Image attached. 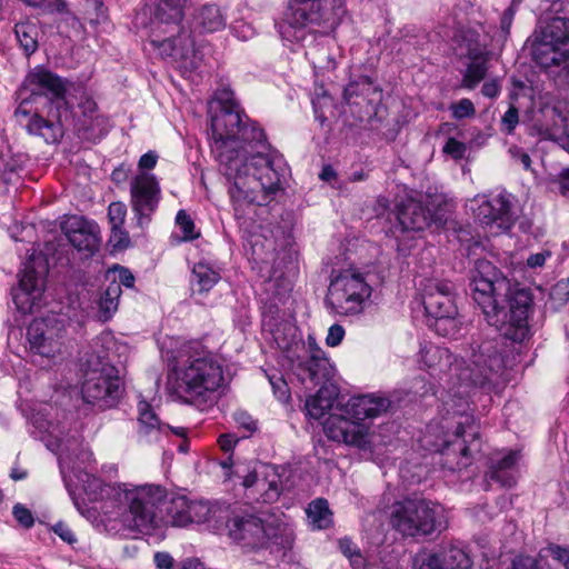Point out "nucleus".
<instances>
[{
	"instance_id": "f257e3e1",
	"label": "nucleus",
	"mask_w": 569,
	"mask_h": 569,
	"mask_svg": "<svg viewBox=\"0 0 569 569\" xmlns=\"http://www.w3.org/2000/svg\"><path fill=\"white\" fill-rule=\"evenodd\" d=\"M211 151L229 186L228 193L238 226L251 231L257 209L279 190L288 168L281 156L264 154L266 134L253 122H244L242 109L230 88L214 93L210 103Z\"/></svg>"
},
{
	"instance_id": "f03ea898",
	"label": "nucleus",
	"mask_w": 569,
	"mask_h": 569,
	"mask_svg": "<svg viewBox=\"0 0 569 569\" xmlns=\"http://www.w3.org/2000/svg\"><path fill=\"white\" fill-rule=\"evenodd\" d=\"M60 472L64 486L74 507L81 515H86V503L80 501L72 488V476L82 483V489L90 501H100L113 497L118 505L116 510L104 512L106 526L110 531L124 537L151 535L163 523L159 508L167 499V489L160 485L144 483H106L102 479L87 471L69 472V462L60 458Z\"/></svg>"
},
{
	"instance_id": "7ed1b4c3",
	"label": "nucleus",
	"mask_w": 569,
	"mask_h": 569,
	"mask_svg": "<svg viewBox=\"0 0 569 569\" xmlns=\"http://www.w3.org/2000/svg\"><path fill=\"white\" fill-rule=\"evenodd\" d=\"M78 92V108L84 119H97V104L82 87L59 77L49 69H31L16 91L14 119L29 134L41 137L47 143H57L63 137L62 118L69 113L67 94Z\"/></svg>"
},
{
	"instance_id": "20e7f679",
	"label": "nucleus",
	"mask_w": 569,
	"mask_h": 569,
	"mask_svg": "<svg viewBox=\"0 0 569 569\" xmlns=\"http://www.w3.org/2000/svg\"><path fill=\"white\" fill-rule=\"evenodd\" d=\"M471 296L487 322L516 342L528 338L532 298L528 290L512 288L510 281L490 261L475 264L470 282Z\"/></svg>"
},
{
	"instance_id": "39448f33",
	"label": "nucleus",
	"mask_w": 569,
	"mask_h": 569,
	"mask_svg": "<svg viewBox=\"0 0 569 569\" xmlns=\"http://www.w3.org/2000/svg\"><path fill=\"white\" fill-rule=\"evenodd\" d=\"M223 359L200 341L188 342L168 376V387L200 410L213 407L226 386Z\"/></svg>"
},
{
	"instance_id": "423d86ee",
	"label": "nucleus",
	"mask_w": 569,
	"mask_h": 569,
	"mask_svg": "<svg viewBox=\"0 0 569 569\" xmlns=\"http://www.w3.org/2000/svg\"><path fill=\"white\" fill-rule=\"evenodd\" d=\"M419 362L430 376L442 379L448 375L465 388L483 387L505 369L502 343L496 338L472 342L461 362L445 347L425 345L419 352Z\"/></svg>"
},
{
	"instance_id": "0eeeda50",
	"label": "nucleus",
	"mask_w": 569,
	"mask_h": 569,
	"mask_svg": "<svg viewBox=\"0 0 569 569\" xmlns=\"http://www.w3.org/2000/svg\"><path fill=\"white\" fill-rule=\"evenodd\" d=\"M390 405V400L383 396H353L343 407L347 417L331 415L323 422V431L333 441L366 449L371 442V435L370 426L365 421L381 416Z\"/></svg>"
},
{
	"instance_id": "6e6552de",
	"label": "nucleus",
	"mask_w": 569,
	"mask_h": 569,
	"mask_svg": "<svg viewBox=\"0 0 569 569\" xmlns=\"http://www.w3.org/2000/svg\"><path fill=\"white\" fill-rule=\"evenodd\" d=\"M186 0H159L151 22L150 43L161 54L171 57L182 72L197 70L202 58L194 49V42L190 36L180 33L174 38H161V33H168L178 28L183 18V4Z\"/></svg>"
},
{
	"instance_id": "1a4fd4ad",
	"label": "nucleus",
	"mask_w": 569,
	"mask_h": 569,
	"mask_svg": "<svg viewBox=\"0 0 569 569\" xmlns=\"http://www.w3.org/2000/svg\"><path fill=\"white\" fill-rule=\"evenodd\" d=\"M330 0H288L284 22L279 32L283 40L302 43L309 48L306 52L313 66L317 64L312 43L318 37L328 34L329 26L326 4Z\"/></svg>"
},
{
	"instance_id": "9d476101",
	"label": "nucleus",
	"mask_w": 569,
	"mask_h": 569,
	"mask_svg": "<svg viewBox=\"0 0 569 569\" xmlns=\"http://www.w3.org/2000/svg\"><path fill=\"white\" fill-rule=\"evenodd\" d=\"M390 523L401 535L413 538L430 536L448 527L443 507L421 498L393 503Z\"/></svg>"
},
{
	"instance_id": "9b49d317",
	"label": "nucleus",
	"mask_w": 569,
	"mask_h": 569,
	"mask_svg": "<svg viewBox=\"0 0 569 569\" xmlns=\"http://www.w3.org/2000/svg\"><path fill=\"white\" fill-rule=\"evenodd\" d=\"M453 415H459L460 420L457 422L456 431L452 435L443 433L437 436L435 441L430 438L436 435L437 429L433 426L427 427V433L421 439L422 446L435 452H441L446 456L457 458L456 467L461 469L470 463L471 452L479 450L478 443V426L471 416L465 415V411L455 409Z\"/></svg>"
},
{
	"instance_id": "f8f14e48",
	"label": "nucleus",
	"mask_w": 569,
	"mask_h": 569,
	"mask_svg": "<svg viewBox=\"0 0 569 569\" xmlns=\"http://www.w3.org/2000/svg\"><path fill=\"white\" fill-rule=\"evenodd\" d=\"M532 58L541 68L569 78V19H551L532 44Z\"/></svg>"
},
{
	"instance_id": "ddd939ff",
	"label": "nucleus",
	"mask_w": 569,
	"mask_h": 569,
	"mask_svg": "<svg viewBox=\"0 0 569 569\" xmlns=\"http://www.w3.org/2000/svg\"><path fill=\"white\" fill-rule=\"evenodd\" d=\"M121 393L122 383L118 369L106 357L89 359L81 385L83 400L106 410L117 405Z\"/></svg>"
},
{
	"instance_id": "4468645a",
	"label": "nucleus",
	"mask_w": 569,
	"mask_h": 569,
	"mask_svg": "<svg viewBox=\"0 0 569 569\" xmlns=\"http://www.w3.org/2000/svg\"><path fill=\"white\" fill-rule=\"evenodd\" d=\"M371 295L372 287L363 274L350 269L330 281L326 303L337 315L355 316L363 311Z\"/></svg>"
},
{
	"instance_id": "2eb2a0df",
	"label": "nucleus",
	"mask_w": 569,
	"mask_h": 569,
	"mask_svg": "<svg viewBox=\"0 0 569 569\" xmlns=\"http://www.w3.org/2000/svg\"><path fill=\"white\" fill-rule=\"evenodd\" d=\"M443 196L428 190L427 192L412 191L397 206V219L403 230L421 231L432 223L440 226L443 222Z\"/></svg>"
},
{
	"instance_id": "dca6fc26",
	"label": "nucleus",
	"mask_w": 569,
	"mask_h": 569,
	"mask_svg": "<svg viewBox=\"0 0 569 569\" xmlns=\"http://www.w3.org/2000/svg\"><path fill=\"white\" fill-rule=\"evenodd\" d=\"M422 303L426 313L436 320L435 327L439 335L448 337L456 331L458 307L452 282L428 280L422 288Z\"/></svg>"
},
{
	"instance_id": "f3484780",
	"label": "nucleus",
	"mask_w": 569,
	"mask_h": 569,
	"mask_svg": "<svg viewBox=\"0 0 569 569\" xmlns=\"http://www.w3.org/2000/svg\"><path fill=\"white\" fill-rule=\"evenodd\" d=\"M46 273L47 263L40 256H32L23 263L18 287L12 291L13 302L20 312L31 313L40 307Z\"/></svg>"
},
{
	"instance_id": "a211bd4d",
	"label": "nucleus",
	"mask_w": 569,
	"mask_h": 569,
	"mask_svg": "<svg viewBox=\"0 0 569 569\" xmlns=\"http://www.w3.org/2000/svg\"><path fill=\"white\" fill-rule=\"evenodd\" d=\"M161 188L157 177L149 172L137 173L130 182V204L137 223L148 226L158 210Z\"/></svg>"
},
{
	"instance_id": "6ab92c4d",
	"label": "nucleus",
	"mask_w": 569,
	"mask_h": 569,
	"mask_svg": "<svg viewBox=\"0 0 569 569\" xmlns=\"http://www.w3.org/2000/svg\"><path fill=\"white\" fill-rule=\"evenodd\" d=\"M27 336L32 350L43 357L54 358L61 353L64 345V321L58 317L34 319L28 327Z\"/></svg>"
},
{
	"instance_id": "aec40b11",
	"label": "nucleus",
	"mask_w": 569,
	"mask_h": 569,
	"mask_svg": "<svg viewBox=\"0 0 569 569\" xmlns=\"http://www.w3.org/2000/svg\"><path fill=\"white\" fill-rule=\"evenodd\" d=\"M510 198L511 194L507 192H500L491 198L477 196L473 200L478 203L475 210L476 218L485 226H496L500 232L509 231L516 221Z\"/></svg>"
},
{
	"instance_id": "412c9836",
	"label": "nucleus",
	"mask_w": 569,
	"mask_h": 569,
	"mask_svg": "<svg viewBox=\"0 0 569 569\" xmlns=\"http://www.w3.org/2000/svg\"><path fill=\"white\" fill-rule=\"evenodd\" d=\"M229 536L234 541L242 542L244 546L258 548L263 547L271 538L272 528L266 526L263 521L254 515H233L224 520Z\"/></svg>"
},
{
	"instance_id": "4be33fe9",
	"label": "nucleus",
	"mask_w": 569,
	"mask_h": 569,
	"mask_svg": "<svg viewBox=\"0 0 569 569\" xmlns=\"http://www.w3.org/2000/svg\"><path fill=\"white\" fill-rule=\"evenodd\" d=\"M307 347L308 357L296 365L295 373L302 383L310 382L316 387L328 381L335 369L315 338L308 337Z\"/></svg>"
},
{
	"instance_id": "5701e85b",
	"label": "nucleus",
	"mask_w": 569,
	"mask_h": 569,
	"mask_svg": "<svg viewBox=\"0 0 569 569\" xmlns=\"http://www.w3.org/2000/svg\"><path fill=\"white\" fill-rule=\"evenodd\" d=\"M61 229L68 241L86 256H92L99 250L100 230L94 221L81 216H71L62 222Z\"/></svg>"
},
{
	"instance_id": "b1692460",
	"label": "nucleus",
	"mask_w": 569,
	"mask_h": 569,
	"mask_svg": "<svg viewBox=\"0 0 569 569\" xmlns=\"http://www.w3.org/2000/svg\"><path fill=\"white\" fill-rule=\"evenodd\" d=\"M190 523H208L219 530L228 517V507L202 500H189Z\"/></svg>"
},
{
	"instance_id": "393cba45",
	"label": "nucleus",
	"mask_w": 569,
	"mask_h": 569,
	"mask_svg": "<svg viewBox=\"0 0 569 569\" xmlns=\"http://www.w3.org/2000/svg\"><path fill=\"white\" fill-rule=\"evenodd\" d=\"M138 425L139 438L147 443L160 441L168 429L167 425L161 423L151 405L144 400L138 403Z\"/></svg>"
},
{
	"instance_id": "a878e982",
	"label": "nucleus",
	"mask_w": 569,
	"mask_h": 569,
	"mask_svg": "<svg viewBox=\"0 0 569 569\" xmlns=\"http://www.w3.org/2000/svg\"><path fill=\"white\" fill-rule=\"evenodd\" d=\"M519 452L510 450L503 457L492 461L487 478L501 487H512L517 482L516 466Z\"/></svg>"
},
{
	"instance_id": "bb28decb",
	"label": "nucleus",
	"mask_w": 569,
	"mask_h": 569,
	"mask_svg": "<svg viewBox=\"0 0 569 569\" xmlns=\"http://www.w3.org/2000/svg\"><path fill=\"white\" fill-rule=\"evenodd\" d=\"M242 486L247 489L254 488L257 492H260L259 499L266 503L276 501L281 493V486L273 469L271 479L259 478L256 470L247 473L242 477Z\"/></svg>"
},
{
	"instance_id": "cd10ccee",
	"label": "nucleus",
	"mask_w": 569,
	"mask_h": 569,
	"mask_svg": "<svg viewBox=\"0 0 569 569\" xmlns=\"http://www.w3.org/2000/svg\"><path fill=\"white\" fill-rule=\"evenodd\" d=\"M224 12L216 4H204L193 17V30L199 33H212L224 29Z\"/></svg>"
},
{
	"instance_id": "c85d7f7f",
	"label": "nucleus",
	"mask_w": 569,
	"mask_h": 569,
	"mask_svg": "<svg viewBox=\"0 0 569 569\" xmlns=\"http://www.w3.org/2000/svg\"><path fill=\"white\" fill-rule=\"evenodd\" d=\"M219 270L206 261L197 262L192 268L191 289L193 293L209 292L220 280Z\"/></svg>"
},
{
	"instance_id": "c756f323",
	"label": "nucleus",
	"mask_w": 569,
	"mask_h": 569,
	"mask_svg": "<svg viewBox=\"0 0 569 569\" xmlns=\"http://www.w3.org/2000/svg\"><path fill=\"white\" fill-rule=\"evenodd\" d=\"M336 395L333 389L321 387L318 392L306 400V415L310 419H321L333 406Z\"/></svg>"
},
{
	"instance_id": "7c9ffc66",
	"label": "nucleus",
	"mask_w": 569,
	"mask_h": 569,
	"mask_svg": "<svg viewBox=\"0 0 569 569\" xmlns=\"http://www.w3.org/2000/svg\"><path fill=\"white\" fill-rule=\"evenodd\" d=\"M440 559L445 569H470L471 559L466 550L456 545H449L433 553Z\"/></svg>"
},
{
	"instance_id": "2f4dec72",
	"label": "nucleus",
	"mask_w": 569,
	"mask_h": 569,
	"mask_svg": "<svg viewBox=\"0 0 569 569\" xmlns=\"http://www.w3.org/2000/svg\"><path fill=\"white\" fill-rule=\"evenodd\" d=\"M306 512L309 525L315 530L327 529L332 523V512L326 499L318 498L311 501Z\"/></svg>"
},
{
	"instance_id": "473e14b6",
	"label": "nucleus",
	"mask_w": 569,
	"mask_h": 569,
	"mask_svg": "<svg viewBox=\"0 0 569 569\" xmlns=\"http://www.w3.org/2000/svg\"><path fill=\"white\" fill-rule=\"evenodd\" d=\"M14 33L20 47L27 56L37 51L39 30L34 22L23 21L17 23L14 27Z\"/></svg>"
},
{
	"instance_id": "72a5a7b5",
	"label": "nucleus",
	"mask_w": 569,
	"mask_h": 569,
	"mask_svg": "<svg viewBox=\"0 0 569 569\" xmlns=\"http://www.w3.org/2000/svg\"><path fill=\"white\" fill-rule=\"evenodd\" d=\"M167 522L173 527H186L190 523L189 499L186 496L172 497L167 507Z\"/></svg>"
},
{
	"instance_id": "f704fd0d",
	"label": "nucleus",
	"mask_w": 569,
	"mask_h": 569,
	"mask_svg": "<svg viewBox=\"0 0 569 569\" xmlns=\"http://www.w3.org/2000/svg\"><path fill=\"white\" fill-rule=\"evenodd\" d=\"M122 290L117 283H109L98 301L99 312L98 317L102 321H108L112 318L119 306V298Z\"/></svg>"
},
{
	"instance_id": "c9c22d12",
	"label": "nucleus",
	"mask_w": 569,
	"mask_h": 569,
	"mask_svg": "<svg viewBox=\"0 0 569 569\" xmlns=\"http://www.w3.org/2000/svg\"><path fill=\"white\" fill-rule=\"evenodd\" d=\"M174 236L180 242L192 241L200 237V231L196 228L191 216L183 209L179 210L176 216Z\"/></svg>"
},
{
	"instance_id": "e433bc0d",
	"label": "nucleus",
	"mask_w": 569,
	"mask_h": 569,
	"mask_svg": "<svg viewBox=\"0 0 569 569\" xmlns=\"http://www.w3.org/2000/svg\"><path fill=\"white\" fill-rule=\"evenodd\" d=\"M488 66L486 57H472L463 76L462 86L473 89L487 74Z\"/></svg>"
},
{
	"instance_id": "4c0bfd02",
	"label": "nucleus",
	"mask_w": 569,
	"mask_h": 569,
	"mask_svg": "<svg viewBox=\"0 0 569 569\" xmlns=\"http://www.w3.org/2000/svg\"><path fill=\"white\" fill-rule=\"evenodd\" d=\"M112 277V280L110 283H117L119 288H133L136 278L132 274V272L124 267L121 266H114L113 268L109 269L107 272V278L109 279Z\"/></svg>"
},
{
	"instance_id": "58836bf2",
	"label": "nucleus",
	"mask_w": 569,
	"mask_h": 569,
	"mask_svg": "<svg viewBox=\"0 0 569 569\" xmlns=\"http://www.w3.org/2000/svg\"><path fill=\"white\" fill-rule=\"evenodd\" d=\"M127 216V207L123 202H111L108 208L110 227H123Z\"/></svg>"
},
{
	"instance_id": "ea45409f",
	"label": "nucleus",
	"mask_w": 569,
	"mask_h": 569,
	"mask_svg": "<svg viewBox=\"0 0 569 569\" xmlns=\"http://www.w3.org/2000/svg\"><path fill=\"white\" fill-rule=\"evenodd\" d=\"M467 144L456 138H448L442 147V152L453 160L458 161L465 158L467 153Z\"/></svg>"
},
{
	"instance_id": "a19ab883",
	"label": "nucleus",
	"mask_w": 569,
	"mask_h": 569,
	"mask_svg": "<svg viewBox=\"0 0 569 569\" xmlns=\"http://www.w3.org/2000/svg\"><path fill=\"white\" fill-rule=\"evenodd\" d=\"M450 110L452 112V117L457 120L471 118L476 113V109L472 101L467 98H463L458 102L451 103Z\"/></svg>"
},
{
	"instance_id": "79ce46f5",
	"label": "nucleus",
	"mask_w": 569,
	"mask_h": 569,
	"mask_svg": "<svg viewBox=\"0 0 569 569\" xmlns=\"http://www.w3.org/2000/svg\"><path fill=\"white\" fill-rule=\"evenodd\" d=\"M12 515L14 519L26 529H29L34 523V518L32 512L26 508L22 503H16L12 509Z\"/></svg>"
},
{
	"instance_id": "37998d69",
	"label": "nucleus",
	"mask_w": 569,
	"mask_h": 569,
	"mask_svg": "<svg viewBox=\"0 0 569 569\" xmlns=\"http://www.w3.org/2000/svg\"><path fill=\"white\" fill-rule=\"evenodd\" d=\"M546 551L566 569H569V546L549 545Z\"/></svg>"
},
{
	"instance_id": "c03bdc74",
	"label": "nucleus",
	"mask_w": 569,
	"mask_h": 569,
	"mask_svg": "<svg viewBox=\"0 0 569 569\" xmlns=\"http://www.w3.org/2000/svg\"><path fill=\"white\" fill-rule=\"evenodd\" d=\"M109 241L114 248L123 249L129 246L130 238L128 232L123 229V227H113L111 228Z\"/></svg>"
},
{
	"instance_id": "a18cd8bd",
	"label": "nucleus",
	"mask_w": 569,
	"mask_h": 569,
	"mask_svg": "<svg viewBox=\"0 0 569 569\" xmlns=\"http://www.w3.org/2000/svg\"><path fill=\"white\" fill-rule=\"evenodd\" d=\"M269 381L272 386L274 396L280 401H287L290 398L289 388L287 386V382L282 378L269 377Z\"/></svg>"
},
{
	"instance_id": "49530a36",
	"label": "nucleus",
	"mask_w": 569,
	"mask_h": 569,
	"mask_svg": "<svg viewBox=\"0 0 569 569\" xmlns=\"http://www.w3.org/2000/svg\"><path fill=\"white\" fill-rule=\"evenodd\" d=\"M345 337V329L340 325H332L329 330L326 338V343L329 347H337L341 343Z\"/></svg>"
},
{
	"instance_id": "de8ad7c7",
	"label": "nucleus",
	"mask_w": 569,
	"mask_h": 569,
	"mask_svg": "<svg viewBox=\"0 0 569 569\" xmlns=\"http://www.w3.org/2000/svg\"><path fill=\"white\" fill-rule=\"evenodd\" d=\"M518 110L511 106L502 117V126L507 133H511L518 124Z\"/></svg>"
},
{
	"instance_id": "09e8293b",
	"label": "nucleus",
	"mask_w": 569,
	"mask_h": 569,
	"mask_svg": "<svg viewBox=\"0 0 569 569\" xmlns=\"http://www.w3.org/2000/svg\"><path fill=\"white\" fill-rule=\"evenodd\" d=\"M52 530L56 535H58L61 540L64 542L72 545L77 541V538L72 530L63 522H58L52 527Z\"/></svg>"
},
{
	"instance_id": "8fccbe9b",
	"label": "nucleus",
	"mask_w": 569,
	"mask_h": 569,
	"mask_svg": "<svg viewBox=\"0 0 569 569\" xmlns=\"http://www.w3.org/2000/svg\"><path fill=\"white\" fill-rule=\"evenodd\" d=\"M153 562L157 569H172L174 560L169 552L157 551L153 556Z\"/></svg>"
},
{
	"instance_id": "3c124183",
	"label": "nucleus",
	"mask_w": 569,
	"mask_h": 569,
	"mask_svg": "<svg viewBox=\"0 0 569 569\" xmlns=\"http://www.w3.org/2000/svg\"><path fill=\"white\" fill-rule=\"evenodd\" d=\"M550 257L551 252L549 250L532 253L527 259V266L531 269L541 268Z\"/></svg>"
},
{
	"instance_id": "603ef678",
	"label": "nucleus",
	"mask_w": 569,
	"mask_h": 569,
	"mask_svg": "<svg viewBox=\"0 0 569 569\" xmlns=\"http://www.w3.org/2000/svg\"><path fill=\"white\" fill-rule=\"evenodd\" d=\"M509 152L512 159L519 162L523 169L529 170L531 167V159L528 153H526L522 149L518 147H512L509 149Z\"/></svg>"
},
{
	"instance_id": "864d4df0",
	"label": "nucleus",
	"mask_w": 569,
	"mask_h": 569,
	"mask_svg": "<svg viewBox=\"0 0 569 569\" xmlns=\"http://www.w3.org/2000/svg\"><path fill=\"white\" fill-rule=\"evenodd\" d=\"M158 161V156L153 151H149L142 154L139 159L138 167L141 170L140 172H144V170H151L156 167Z\"/></svg>"
},
{
	"instance_id": "5fc2aeb1",
	"label": "nucleus",
	"mask_w": 569,
	"mask_h": 569,
	"mask_svg": "<svg viewBox=\"0 0 569 569\" xmlns=\"http://www.w3.org/2000/svg\"><path fill=\"white\" fill-rule=\"evenodd\" d=\"M517 7H518V3L516 0H513L511 2V4L505 10V12L501 17V28L506 32H508L511 27Z\"/></svg>"
},
{
	"instance_id": "6e6d98bb",
	"label": "nucleus",
	"mask_w": 569,
	"mask_h": 569,
	"mask_svg": "<svg viewBox=\"0 0 569 569\" xmlns=\"http://www.w3.org/2000/svg\"><path fill=\"white\" fill-rule=\"evenodd\" d=\"M339 549L346 557L350 559L353 556L359 555L357 546L349 538H342L339 540Z\"/></svg>"
},
{
	"instance_id": "4d7b16f0",
	"label": "nucleus",
	"mask_w": 569,
	"mask_h": 569,
	"mask_svg": "<svg viewBox=\"0 0 569 569\" xmlns=\"http://www.w3.org/2000/svg\"><path fill=\"white\" fill-rule=\"evenodd\" d=\"M512 569H539L538 562L531 557H518L513 560Z\"/></svg>"
},
{
	"instance_id": "13d9d810",
	"label": "nucleus",
	"mask_w": 569,
	"mask_h": 569,
	"mask_svg": "<svg viewBox=\"0 0 569 569\" xmlns=\"http://www.w3.org/2000/svg\"><path fill=\"white\" fill-rule=\"evenodd\" d=\"M237 442L238 439H236V437L230 433L221 435L218 439L219 447L224 452L231 451L237 445Z\"/></svg>"
},
{
	"instance_id": "bf43d9fd",
	"label": "nucleus",
	"mask_w": 569,
	"mask_h": 569,
	"mask_svg": "<svg viewBox=\"0 0 569 569\" xmlns=\"http://www.w3.org/2000/svg\"><path fill=\"white\" fill-rule=\"evenodd\" d=\"M481 92L485 97L496 98L500 93V86L497 80H491L482 86Z\"/></svg>"
},
{
	"instance_id": "052dcab7",
	"label": "nucleus",
	"mask_w": 569,
	"mask_h": 569,
	"mask_svg": "<svg viewBox=\"0 0 569 569\" xmlns=\"http://www.w3.org/2000/svg\"><path fill=\"white\" fill-rule=\"evenodd\" d=\"M418 569H445V567L441 565L440 559L431 553L422 560Z\"/></svg>"
},
{
	"instance_id": "680f3d73",
	"label": "nucleus",
	"mask_w": 569,
	"mask_h": 569,
	"mask_svg": "<svg viewBox=\"0 0 569 569\" xmlns=\"http://www.w3.org/2000/svg\"><path fill=\"white\" fill-rule=\"evenodd\" d=\"M167 427H168V429L163 433V436H168L169 433H173L177 437L187 438V436L189 433V429L184 428V427H170L169 425H167Z\"/></svg>"
},
{
	"instance_id": "e2e57ef3",
	"label": "nucleus",
	"mask_w": 569,
	"mask_h": 569,
	"mask_svg": "<svg viewBox=\"0 0 569 569\" xmlns=\"http://www.w3.org/2000/svg\"><path fill=\"white\" fill-rule=\"evenodd\" d=\"M560 188L562 194H569V169H565L560 174Z\"/></svg>"
},
{
	"instance_id": "0e129e2a",
	"label": "nucleus",
	"mask_w": 569,
	"mask_h": 569,
	"mask_svg": "<svg viewBox=\"0 0 569 569\" xmlns=\"http://www.w3.org/2000/svg\"><path fill=\"white\" fill-rule=\"evenodd\" d=\"M320 179L323 181H331L336 178V171L331 166H325L319 174Z\"/></svg>"
},
{
	"instance_id": "69168bd1",
	"label": "nucleus",
	"mask_w": 569,
	"mask_h": 569,
	"mask_svg": "<svg viewBox=\"0 0 569 569\" xmlns=\"http://www.w3.org/2000/svg\"><path fill=\"white\" fill-rule=\"evenodd\" d=\"M477 37H478L477 33L470 32V37L467 39L468 40L467 48H468L469 53H471V51H472V44L477 43Z\"/></svg>"
},
{
	"instance_id": "338daca9",
	"label": "nucleus",
	"mask_w": 569,
	"mask_h": 569,
	"mask_svg": "<svg viewBox=\"0 0 569 569\" xmlns=\"http://www.w3.org/2000/svg\"><path fill=\"white\" fill-rule=\"evenodd\" d=\"M248 421L241 422L249 431H254L257 429V422L249 417H247Z\"/></svg>"
},
{
	"instance_id": "774afa93",
	"label": "nucleus",
	"mask_w": 569,
	"mask_h": 569,
	"mask_svg": "<svg viewBox=\"0 0 569 569\" xmlns=\"http://www.w3.org/2000/svg\"><path fill=\"white\" fill-rule=\"evenodd\" d=\"M183 441L178 446V450L182 453H186L189 451V442L187 438H182Z\"/></svg>"
}]
</instances>
